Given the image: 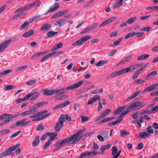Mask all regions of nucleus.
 I'll return each instance as SVG.
<instances>
[{
	"instance_id": "nucleus-54",
	"label": "nucleus",
	"mask_w": 158,
	"mask_h": 158,
	"mask_svg": "<svg viewBox=\"0 0 158 158\" xmlns=\"http://www.w3.org/2000/svg\"><path fill=\"white\" fill-rule=\"evenodd\" d=\"M131 110V109H128V107L127 108V110L124 111L121 114V117L123 118L126 114H127L129 111Z\"/></svg>"
},
{
	"instance_id": "nucleus-28",
	"label": "nucleus",
	"mask_w": 158,
	"mask_h": 158,
	"mask_svg": "<svg viewBox=\"0 0 158 158\" xmlns=\"http://www.w3.org/2000/svg\"><path fill=\"white\" fill-rule=\"evenodd\" d=\"M139 139H141L142 138H146V137H148L149 135V134L147 133L146 132H142L139 133Z\"/></svg>"
},
{
	"instance_id": "nucleus-4",
	"label": "nucleus",
	"mask_w": 158,
	"mask_h": 158,
	"mask_svg": "<svg viewBox=\"0 0 158 158\" xmlns=\"http://www.w3.org/2000/svg\"><path fill=\"white\" fill-rule=\"evenodd\" d=\"M20 145L19 144H18L7 149L5 151L0 154V157L2 158L3 157L9 155V154H10L9 152L15 150L17 147H19Z\"/></svg>"
},
{
	"instance_id": "nucleus-61",
	"label": "nucleus",
	"mask_w": 158,
	"mask_h": 158,
	"mask_svg": "<svg viewBox=\"0 0 158 158\" xmlns=\"http://www.w3.org/2000/svg\"><path fill=\"white\" fill-rule=\"evenodd\" d=\"M44 129V127H43V125L40 124L37 126L36 127V130L37 131H40L43 130Z\"/></svg>"
},
{
	"instance_id": "nucleus-25",
	"label": "nucleus",
	"mask_w": 158,
	"mask_h": 158,
	"mask_svg": "<svg viewBox=\"0 0 158 158\" xmlns=\"http://www.w3.org/2000/svg\"><path fill=\"white\" fill-rule=\"evenodd\" d=\"M44 94L46 95H51L55 94L54 89L48 90L47 89H44Z\"/></svg>"
},
{
	"instance_id": "nucleus-60",
	"label": "nucleus",
	"mask_w": 158,
	"mask_h": 158,
	"mask_svg": "<svg viewBox=\"0 0 158 158\" xmlns=\"http://www.w3.org/2000/svg\"><path fill=\"white\" fill-rule=\"evenodd\" d=\"M158 110V106H156L153 108H152L150 110L151 113L156 112Z\"/></svg>"
},
{
	"instance_id": "nucleus-23",
	"label": "nucleus",
	"mask_w": 158,
	"mask_h": 158,
	"mask_svg": "<svg viewBox=\"0 0 158 158\" xmlns=\"http://www.w3.org/2000/svg\"><path fill=\"white\" fill-rule=\"evenodd\" d=\"M121 75L122 74L120 70L119 71H115L110 73L109 75V76L112 77H114Z\"/></svg>"
},
{
	"instance_id": "nucleus-63",
	"label": "nucleus",
	"mask_w": 158,
	"mask_h": 158,
	"mask_svg": "<svg viewBox=\"0 0 158 158\" xmlns=\"http://www.w3.org/2000/svg\"><path fill=\"white\" fill-rule=\"evenodd\" d=\"M57 51H53L51 53L49 54H48V56L49 57L52 56H54V57H55L57 56Z\"/></svg>"
},
{
	"instance_id": "nucleus-47",
	"label": "nucleus",
	"mask_w": 158,
	"mask_h": 158,
	"mask_svg": "<svg viewBox=\"0 0 158 158\" xmlns=\"http://www.w3.org/2000/svg\"><path fill=\"white\" fill-rule=\"evenodd\" d=\"M36 4L35 3H32L27 5L25 6H24L26 10L31 9V7H33Z\"/></svg>"
},
{
	"instance_id": "nucleus-34",
	"label": "nucleus",
	"mask_w": 158,
	"mask_h": 158,
	"mask_svg": "<svg viewBox=\"0 0 158 158\" xmlns=\"http://www.w3.org/2000/svg\"><path fill=\"white\" fill-rule=\"evenodd\" d=\"M27 120V118H25L21 120L23 126L27 125L31 123V121H30Z\"/></svg>"
},
{
	"instance_id": "nucleus-40",
	"label": "nucleus",
	"mask_w": 158,
	"mask_h": 158,
	"mask_svg": "<svg viewBox=\"0 0 158 158\" xmlns=\"http://www.w3.org/2000/svg\"><path fill=\"white\" fill-rule=\"evenodd\" d=\"M141 72L139 70H137L134 74L132 77V79L133 80L136 78L140 73Z\"/></svg>"
},
{
	"instance_id": "nucleus-15",
	"label": "nucleus",
	"mask_w": 158,
	"mask_h": 158,
	"mask_svg": "<svg viewBox=\"0 0 158 158\" xmlns=\"http://www.w3.org/2000/svg\"><path fill=\"white\" fill-rule=\"evenodd\" d=\"M51 27L50 24L46 23L43 24L40 27L41 31H47L49 30Z\"/></svg>"
},
{
	"instance_id": "nucleus-11",
	"label": "nucleus",
	"mask_w": 158,
	"mask_h": 158,
	"mask_svg": "<svg viewBox=\"0 0 158 158\" xmlns=\"http://www.w3.org/2000/svg\"><path fill=\"white\" fill-rule=\"evenodd\" d=\"M101 98L98 95H94L93 98H90L88 101V105H92L95 102L98 100L100 101Z\"/></svg>"
},
{
	"instance_id": "nucleus-36",
	"label": "nucleus",
	"mask_w": 158,
	"mask_h": 158,
	"mask_svg": "<svg viewBox=\"0 0 158 158\" xmlns=\"http://www.w3.org/2000/svg\"><path fill=\"white\" fill-rule=\"evenodd\" d=\"M123 4L122 0H118V2H116L113 6L114 8H118Z\"/></svg>"
},
{
	"instance_id": "nucleus-62",
	"label": "nucleus",
	"mask_w": 158,
	"mask_h": 158,
	"mask_svg": "<svg viewBox=\"0 0 158 158\" xmlns=\"http://www.w3.org/2000/svg\"><path fill=\"white\" fill-rule=\"evenodd\" d=\"M26 10L24 6L19 8V9L17 10L15 12V13H18L19 12H24Z\"/></svg>"
},
{
	"instance_id": "nucleus-55",
	"label": "nucleus",
	"mask_w": 158,
	"mask_h": 158,
	"mask_svg": "<svg viewBox=\"0 0 158 158\" xmlns=\"http://www.w3.org/2000/svg\"><path fill=\"white\" fill-rule=\"evenodd\" d=\"M48 103V102H40L38 103H37L35 105H36V106L38 107V108H39L40 107H41L44 105L47 104Z\"/></svg>"
},
{
	"instance_id": "nucleus-1",
	"label": "nucleus",
	"mask_w": 158,
	"mask_h": 158,
	"mask_svg": "<svg viewBox=\"0 0 158 158\" xmlns=\"http://www.w3.org/2000/svg\"><path fill=\"white\" fill-rule=\"evenodd\" d=\"M85 131V128H84L83 130H79L76 134H74L72 136L63 140L60 142V146H63L66 143H68L72 140L73 141L71 143L73 145L75 144L79 141L81 138L79 136L80 135L83 134Z\"/></svg>"
},
{
	"instance_id": "nucleus-3",
	"label": "nucleus",
	"mask_w": 158,
	"mask_h": 158,
	"mask_svg": "<svg viewBox=\"0 0 158 158\" xmlns=\"http://www.w3.org/2000/svg\"><path fill=\"white\" fill-rule=\"evenodd\" d=\"M40 94V93L35 91H33L30 93L26 94L23 98H19L17 99L15 102L18 103L24 100H27L30 97L32 96L30 98V100H34L36 99L39 96Z\"/></svg>"
},
{
	"instance_id": "nucleus-56",
	"label": "nucleus",
	"mask_w": 158,
	"mask_h": 158,
	"mask_svg": "<svg viewBox=\"0 0 158 158\" xmlns=\"http://www.w3.org/2000/svg\"><path fill=\"white\" fill-rule=\"evenodd\" d=\"M31 114V113H30V111L29 110H28L23 112L21 113L20 114V115L23 116H24Z\"/></svg>"
},
{
	"instance_id": "nucleus-50",
	"label": "nucleus",
	"mask_w": 158,
	"mask_h": 158,
	"mask_svg": "<svg viewBox=\"0 0 158 158\" xmlns=\"http://www.w3.org/2000/svg\"><path fill=\"white\" fill-rule=\"evenodd\" d=\"M29 22L28 21H26L20 27V30H22L24 28H26L27 27L29 24Z\"/></svg>"
},
{
	"instance_id": "nucleus-33",
	"label": "nucleus",
	"mask_w": 158,
	"mask_h": 158,
	"mask_svg": "<svg viewBox=\"0 0 158 158\" xmlns=\"http://www.w3.org/2000/svg\"><path fill=\"white\" fill-rule=\"evenodd\" d=\"M63 46V44L61 42H60L58 44L55 45L51 50V51H53L57 49H59L61 48Z\"/></svg>"
},
{
	"instance_id": "nucleus-9",
	"label": "nucleus",
	"mask_w": 158,
	"mask_h": 158,
	"mask_svg": "<svg viewBox=\"0 0 158 158\" xmlns=\"http://www.w3.org/2000/svg\"><path fill=\"white\" fill-rule=\"evenodd\" d=\"M137 68H135L134 65H131L128 67H127L122 69H121V72L122 75L125 73L132 71L134 70H135Z\"/></svg>"
},
{
	"instance_id": "nucleus-64",
	"label": "nucleus",
	"mask_w": 158,
	"mask_h": 158,
	"mask_svg": "<svg viewBox=\"0 0 158 158\" xmlns=\"http://www.w3.org/2000/svg\"><path fill=\"white\" fill-rule=\"evenodd\" d=\"M111 111L110 109H107L104 110L102 113V114L105 117L107 114H108Z\"/></svg>"
},
{
	"instance_id": "nucleus-30",
	"label": "nucleus",
	"mask_w": 158,
	"mask_h": 158,
	"mask_svg": "<svg viewBox=\"0 0 158 158\" xmlns=\"http://www.w3.org/2000/svg\"><path fill=\"white\" fill-rule=\"evenodd\" d=\"M47 135H48L50 138L49 139L51 140V141L54 140V138L57 136V134L56 133H52V132H47Z\"/></svg>"
},
{
	"instance_id": "nucleus-52",
	"label": "nucleus",
	"mask_w": 158,
	"mask_h": 158,
	"mask_svg": "<svg viewBox=\"0 0 158 158\" xmlns=\"http://www.w3.org/2000/svg\"><path fill=\"white\" fill-rule=\"evenodd\" d=\"M135 35V32H132L130 33H129L128 34H127L125 36L124 39H127L131 37L134 35Z\"/></svg>"
},
{
	"instance_id": "nucleus-45",
	"label": "nucleus",
	"mask_w": 158,
	"mask_h": 158,
	"mask_svg": "<svg viewBox=\"0 0 158 158\" xmlns=\"http://www.w3.org/2000/svg\"><path fill=\"white\" fill-rule=\"evenodd\" d=\"M11 72V70L10 69H7L6 70L0 73V77L6 75Z\"/></svg>"
},
{
	"instance_id": "nucleus-42",
	"label": "nucleus",
	"mask_w": 158,
	"mask_h": 158,
	"mask_svg": "<svg viewBox=\"0 0 158 158\" xmlns=\"http://www.w3.org/2000/svg\"><path fill=\"white\" fill-rule=\"evenodd\" d=\"M121 122V120H116L115 121H113L108 123L107 125L109 126H112L113 125H116L118 123Z\"/></svg>"
},
{
	"instance_id": "nucleus-8",
	"label": "nucleus",
	"mask_w": 158,
	"mask_h": 158,
	"mask_svg": "<svg viewBox=\"0 0 158 158\" xmlns=\"http://www.w3.org/2000/svg\"><path fill=\"white\" fill-rule=\"evenodd\" d=\"M144 106L142 102H137L132 103L128 107V109H132L133 108L138 107L139 109L142 108Z\"/></svg>"
},
{
	"instance_id": "nucleus-6",
	"label": "nucleus",
	"mask_w": 158,
	"mask_h": 158,
	"mask_svg": "<svg viewBox=\"0 0 158 158\" xmlns=\"http://www.w3.org/2000/svg\"><path fill=\"white\" fill-rule=\"evenodd\" d=\"M12 39H14V38L10 39L6 41L4 43L0 44V53L4 51L5 48H6L11 42Z\"/></svg>"
},
{
	"instance_id": "nucleus-51",
	"label": "nucleus",
	"mask_w": 158,
	"mask_h": 158,
	"mask_svg": "<svg viewBox=\"0 0 158 158\" xmlns=\"http://www.w3.org/2000/svg\"><path fill=\"white\" fill-rule=\"evenodd\" d=\"M109 132L106 130H102L101 131V134L105 138H108Z\"/></svg>"
},
{
	"instance_id": "nucleus-2",
	"label": "nucleus",
	"mask_w": 158,
	"mask_h": 158,
	"mask_svg": "<svg viewBox=\"0 0 158 158\" xmlns=\"http://www.w3.org/2000/svg\"><path fill=\"white\" fill-rule=\"evenodd\" d=\"M83 83V80H81L73 85L66 88H61L60 89H54L55 94H60L65 92L67 90L74 89L81 86Z\"/></svg>"
},
{
	"instance_id": "nucleus-18",
	"label": "nucleus",
	"mask_w": 158,
	"mask_h": 158,
	"mask_svg": "<svg viewBox=\"0 0 158 158\" xmlns=\"http://www.w3.org/2000/svg\"><path fill=\"white\" fill-rule=\"evenodd\" d=\"M127 107L126 106H124L121 107L117 108L113 112V114L115 115L120 113Z\"/></svg>"
},
{
	"instance_id": "nucleus-12",
	"label": "nucleus",
	"mask_w": 158,
	"mask_h": 158,
	"mask_svg": "<svg viewBox=\"0 0 158 158\" xmlns=\"http://www.w3.org/2000/svg\"><path fill=\"white\" fill-rule=\"evenodd\" d=\"M68 10H66L59 11L55 14L52 17V19L56 18L63 15L67 13Z\"/></svg>"
},
{
	"instance_id": "nucleus-17",
	"label": "nucleus",
	"mask_w": 158,
	"mask_h": 158,
	"mask_svg": "<svg viewBox=\"0 0 158 158\" xmlns=\"http://www.w3.org/2000/svg\"><path fill=\"white\" fill-rule=\"evenodd\" d=\"M48 112V111L47 110H44L41 111L40 112L34 114L33 115H31L29 117L30 118H34L36 117H38L39 116L42 115Z\"/></svg>"
},
{
	"instance_id": "nucleus-57",
	"label": "nucleus",
	"mask_w": 158,
	"mask_h": 158,
	"mask_svg": "<svg viewBox=\"0 0 158 158\" xmlns=\"http://www.w3.org/2000/svg\"><path fill=\"white\" fill-rule=\"evenodd\" d=\"M27 65H23L15 69V70L16 71H19L26 69V68H27Z\"/></svg>"
},
{
	"instance_id": "nucleus-7",
	"label": "nucleus",
	"mask_w": 158,
	"mask_h": 158,
	"mask_svg": "<svg viewBox=\"0 0 158 158\" xmlns=\"http://www.w3.org/2000/svg\"><path fill=\"white\" fill-rule=\"evenodd\" d=\"M63 122L59 117L58 121L56 123L54 126L56 131V132L59 131L60 129L63 127Z\"/></svg>"
},
{
	"instance_id": "nucleus-31",
	"label": "nucleus",
	"mask_w": 158,
	"mask_h": 158,
	"mask_svg": "<svg viewBox=\"0 0 158 158\" xmlns=\"http://www.w3.org/2000/svg\"><path fill=\"white\" fill-rule=\"evenodd\" d=\"M58 32H55L50 31L47 32L46 34V36L48 37L51 38L54 36L56 34L58 33Z\"/></svg>"
},
{
	"instance_id": "nucleus-16",
	"label": "nucleus",
	"mask_w": 158,
	"mask_h": 158,
	"mask_svg": "<svg viewBox=\"0 0 158 158\" xmlns=\"http://www.w3.org/2000/svg\"><path fill=\"white\" fill-rule=\"evenodd\" d=\"M59 117L63 122L65 121V119L69 122H70L71 120V117L68 114H62Z\"/></svg>"
},
{
	"instance_id": "nucleus-29",
	"label": "nucleus",
	"mask_w": 158,
	"mask_h": 158,
	"mask_svg": "<svg viewBox=\"0 0 158 158\" xmlns=\"http://www.w3.org/2000/svg\"><path fill=\"white\" fill-rule=\"evenodd\" d=\"M132 55H130V56L127 57L125 58L124 59L122 60V61H120L118 64V65H120L122 64H123L125 63L126 62L128 61L129 60H130L132 57Z\"/></svg>"
},
{
	"instance_id": "nucleus-22",
	"label": "nucleus",
	"mask_w": 158,
	"mask_h": 158,
	"mask_svg": "<svg viewBox=\"0 0 158 158\" xmlns=\"http://www.w3.org/2000/svg\"><path fill=\"white\" fill-rule=\"evenodd\" d=\"M157 74V71H153L149 73L148 75L146 76L144 78L145 80H148L151 77L155 76Z\"/></svg>"
},
{
	"instance_id": "nucleus-39",
	"label": "nucleus",
	"mask_w": 158,
	"mask_h": 158,
	"mask_svg": "<svg viewBox=\"0 0 158 158\" xmlns=\"http://www.w3.org/2000/svg\"><path fill=\"white\" fill-rule=\"evenodd\" d=\"M15 88L14 85H6L5 86L4 89L5 90H8L12 89Z\"/></svg>"
},
{
	"instance_id": "nucleus-53",
	"label": "nucleus",
	"mask_w": 158,
	"mask_h": 158,
	"mask_svg": "<svg viewBox=\"0 0 158 158\" xmlns=\"http://www.w3.org/2000/svg\"><path fill=\"white\" fill-rule=\"evenodd\" d=\"M147 131L148 132L147 133H149V135L150 134H153L154 133V131L152 128V126H149L147 128Z\"/></svg>"
},
{
	"instance_id": "nucleus-21",
	"label": "nucleus",
	"mask_w": 158,
	"mask_h": 158,
	"mask_svg": "<svg viewBox=\"0 0 158 158\" xmlns=\"http://www.w3.org/2000/svg\"><path fill=\"white\" fill-rule=\"evenodd\" d=\"M40 142V137L39 135L36 136L35 138V140L32 142V147H35L37 146Z\"/></svg>"
},
{
	"instance_id": "nucleus-19",
	"label": "nucleus",
	"mask_w": 158,
	"mask_h": 158,
	"mask_svg": "<svg viewBox=\"0 0 158 158\" xmlns=\"http://www.w3.org/2000/svg\"><path fill=\"white\" fill-rule=\"evenodd\" d=\"M34 30H30L23 34L22 35V36L25 38H27L33 35L34 33Z\"/></svg>"
},
{
	"instance_id": "nucleus-48",
	"label": "nucleus",
	"mask_w": 158,
	"mask_h": 158,
	"mask_svg": "<svg viewBox=\"0 0 158 158\" xmlns=\"http://www.w3.org/2000/svg\"><path fill=\"white\" fill-rule=\"evenodd\" d=\"M40 17V15H37L34 16L29 19V22H29V23H32L36 19L39 18Z\"/></svg>"
},
{
	"instance_id": "nucleus-49",
	"label": "nucleus",
	"mask_w": 158,
	"mask_h": 158,
	"mask_svg": "<svg viewBox=\"0 0 158 158\" xmlns=\"http://www.w3.org/2000/svg\"><path fill=\"white\" fill-rule=\"evenodd\" d=\"M10 131L8 129H2L0 131V135H5L10 132Z\"/></svg>"
},
{
	"instance_id": "nucleus-27",
	"label": "nucleus",
	"mask_w": 158,
	"mask_h": 158,
	"mask_svg": "<svg viewBox=\"0 0 158 158\" xmlns=\"http://www.w3.org/2000/svg\"><path fill=\"white\" fill-rule=\"evenodd\" d=\"M95 151H92L89 152H86L82 153L83 156H89L90 157H93L95 155Z\"/></svg>"
},
{
	"instance_id": "nucleus-32",
	"label": "nucleus",
	"mask_w": 158,
	"mask_h": 158,
	"mask_svg": "<svg viewBox=\"0 0 158 158\" xmlns=\"http://www.w3.org/2000/svg\"><path fill=\"white\" fill-rule=\"evenodd\" d=\"M45 52H39L34 54L33 56L30 57L31 60H33L41 56Z\"/></svg>"
},
{
	"instance_id": "nucleus-58",
	"label": "nucleus",
	"mask_w": 158,
	"mask_h": 158,
	"mask_svg": "<svg viewBox=\"0 0 158 158\" xmlns=\"http://www.w3.org/2000/svg\"><path fill=\"white\" fill-rule=\"evenodd\" d=\"M81 122L82 123L86 121H88L89 120V118L87 117L84 116H81Z\"/></svg>"
},
{
	"instance_id": "nucleus-44",
	"label": "nucleus",
	"mask_w": 158,
	"mask_h": 158,
	"mask_svg": "<svg viewBox=\"0 0 158 158\" xmlns=\"http://www.w3.org/2000/svg\"><path fill=\"white\" fill-rule=\"evenodd\" d=\"M52 141L51 139H49L47 142H46L43 147V149H46L51 144Z\"/></svg>"
},
{
	"instance_id": "nucleus-20",
	"label": "nucleus",
	"mask_w": 158,
	"mask_h": 158,
	"mask_svg": "<svg viewBox=\"0 0 158 158\" xmlns=\"http://www.w3.org/2000/svg\"><path fill=\"white\" fill-rule=\"evenodd\" d=\"M38 108L36 105H35L34 106L30 107L29 108V110L30 111L31 114H33L38 111V110H36Z\"/></svg>"
},
{
	"instance_id": "nucleus-46",
	"label": "nucleus",
	"mask_w": 158,
	"mask_h": 158,
	"mask_svg": "<svg viewBox=\"0 0 158 158\" xmlns=\"http://www.w3.org/2000/svg\"><path fill=\"white\" fill-rule=\"evenodd\" d=\"M136 17H133L131 18L128 19L127 20V22L128 24H131L136 20Z\"/></svg>"
},
{
	"instance_id": "nucleus-13",
	"label": "nucleus",
	"mask_w": 158,
	"mask_h": 158,
	"mask_svg": "<svg viewBox=\"0 0 158 158\" xmlns=\"http://www.w3.org/2000/svg\"><path fill=\"white\" fill-rule=\"evenodd\" d=\"M70 103V102L69 101H66L64 103H60L58 105L54 107L52 109L53 110H55L56 109H58L60 108L64 107L67 106Z\"/></svg>"
},
{
	"instance_id": "nucleus-14",
	"label": "nucleus",
	"mask_w": 158,
	"mask_h": 158,
	"mask_svg": "<svg viewBox=\"0 0 158 158\" xmlns=\"http://www.w3.org/2000/svg\"><path fill=\"white\" fill-rule=\"evenodd\" d=\"M67 20L64 19H61L58 20L55 22L54 25L55 26L58 25L59 27H60L65 24Z\"/></svg>"
},
{
	"instance_id": "nucleus-59",
	"label": "nucleus",
	"mask_w": 158,
	"mask_h": 158,
	"mask_svg": "<svg viewBox=\"0 0 158 158\" xmlns=\"http://www.w3.org/2000/svg\"><path fill=\"white\" fill-rule=\"evenodd\" d=\"M141 92L142 91L141 90L138 91L133 93L131 95V96L133 98H134L139 95Z\"/></svg>"
},
{
	"instance_id": "nucleus-26",
	"label": "nucleus",
	"mask_w": 158,
	"mask_h": 158,
	"mask_svg": "<svg viewBox=\"0 0 158 158\" xmlns=\"http://www.w3.org/2000/svg\"><path fill=\"white\" fill-rule=\"evenodd\" d=\"M115 118V117H112L111 118H106L103 119L102 120L100 121H99L98 123V124H99L101 123H105L106 122H107V121H110L111 120H112L113 119H114Z\"/></svg>"
},
{
	"instance_id": "nucleus-5",
	"label": "nucleus",
	"mask_w": 158,
	"mask_h": 158,
	"mask_svg": "<svg viewBox=\"0 0 158 158\" xmlns=\"http://www.w3.org/2000/svg\"><path fill=\"white\" fill-rule=\"evenodd\" d=\"M90 36L89 35H87L83 36L81 38L78 40L76 41L73 43L72 46H80L82 44L86 42L88 40L90 39Z\"/></svg>"
},
{
	"instance_id": "nucleus-43",
	"label": "nucleus",
	"mask_w": 158,
	"mask_h": 158,
	"mask_svg": "<svg viewBox=\"0 0 158 158\" xmlns=\"http://www.w3.org/2000/svg\"><path fill=\"white\" fill-rule=\"evenodd\" d=\"M112 153L111 154L113 156L116 154L118 152L117 148L116 146H113L112 148Z\"/></svg>"
},
{
	"instance_id": "nucleus-24",
	"label": "nucleus",
	"mask_w": 158,
	"mask_h": 158,
	"mask_svg": "<svg viewBox=\"0 0 158 158\" xmlns=\"http://www.w3.org/2000/svg\"><path fill=\"white\" fill-rule=\"evenodd\" d=\"M108 62V60H100L97 63L95 64L96 66L97 67H99L102 66Z\"/></svg>"
},
{
	"instance_id": "nucleus-35",
	"label": "nucleus",
	"mask_w": 158,
	"mask_h": 158,
	"mask_svg": "<svg viewBox=\"0 0 158 158\" xmlns=\"http://www.w3.org/2000/svg\"><path fill=\"white\" fill-rule=\"evenodd\" d=\"M149 56V55L148 54L142 55H141L140 56H138L137 57V60H144L148 58Z\"/></svg>"
},
{
	"instance_id": "nucleus-41",
	"label": "nucleus",
	"mask_w": 158,
	"mask_h": 158,
	"mask_svg": "<svg viewBox=\"0 0 158 158\" xmlns=\"http://www.w3.org/2000/svg\"><path fill=\"white\" fill-rule=\"evenodd\" d=\"M120 134L121 136L127 135L130 134L129 132L123 129H121L120 131Z\"/></svg>"
},
{
	"instance_id": "nucleus-37",
	"label": "nucleus",
	"mask_w": 158,
	"mask_h": 158,
	"mask_svg": "<svg viewBox=\"0 0 158 158\" xmlns=\"http://www.w3.org/2000/svg\"><path fill=\"white\" fill-rule=\"evenodd\" d=\"M122 39L123 38H120L118 40L114 41L113 44H110V45L112 47H115L121 42Z\"/></svg>"
},
{
	"instance_id": "nucleus-38",
	"label": "nucleus",
	"mask_w": 158,
	"mask_h": 158,
	"mask_svg": "<svg viewBox=\"0 0 158 158\" xmlns=\"http://www.w3.org/2000/svg\"><path fill=\"white\" fill-rule=\"evenodd\" d=\"M145 82V81L141 79H138L136 80L133 83L134 85H137L139 84H141L144 83Z\"/></svg>"
},
{
	"instance_id": "nucleus-10",
	"label": "nucleus",
	"mask_w": 158,
	"mask_h": 158,
	"mask_svg": "<svg viewBox=\"0 0 158 158\" xmlns=\"http://www.w3.org/2000/svg\"><path fill=\"white\" fill-rule=\"evenodd\" d=\"M60 7V4L58 2L55 3L54 5H52L51 6L50 9L48 10L45 13V15H47L49 13L53 12L57 10Z\"/></svg>"
}]
</instances>
